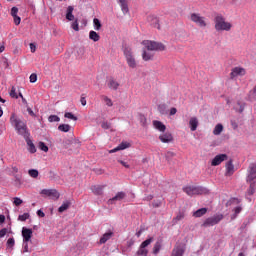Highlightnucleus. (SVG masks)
Segmentation results:
<instances>
[{
    "mask_svg": "<svg viewBox=\"0 0 256 256\" xmlns=\"http://www.w3.org/2000/svg\"><path fill=\"white\" fill-rule=\"evenodd\" d=\"M10 123L12 127H14L18 133V135H22L24 139L29 137V132H27V124L23 122L17 115L12 114L10 117Z\"/></svg>",
    "mask_w": 256,
    "mask_h": 256,
    "instance_id": "obj_1",
    "label": "nucleus"
},
{
    "mask_svg": "<svg viewBox=\"0 0 256 256\" xmlns=\"http://www.w3.org/2000/svg\"><path fill=\"white\" fill-rule=\"evenodd\" d=\"M214 27L216 31H231V27H233V25L231 22L225 21L223 14L217 13L214 16Z\"/></svg>",
    "mask_w": 256,
    "mask_h": 256,
    "instance_id": "obj_2",
    "label": "nucleus"
},
{
    "mask_svg": "<svg viewBox=\"0 0 256 256\" xmlns=\"http://www.w3.org/2000/svg\"><path fill=\"white\" fill-rule=\"evenodd\" d=\"M183 191L189 197H193V195H206V193H209L207 188L201 186H186L183 188Z\"/></svg>",
    "mask_w": 256,
    "mask_h": 256,
    "instance_id": "obj_3",
    "label": "nucleus"
},
{
    "mask_svg": "<svg viewBox=\"0 0 256 256\" xmlns=\"http://www.w3.org/2000/svg\"><path fill=\"white\" fill-rule=\"evenodd\" d=\"M142 44L147 48L148 51H165V45L162 43L144 40Z\"/></svg>",
    "mask_w": 256,
    "mask_h": 256,
    "instance_id": "obj_4",
    "label": "nucleus"
},
{
    "mask_svg": "<svg viewBox=\"0 0 256 256\" xmlns=\"http://www.w3.org/2000/svg\"><path fill=\"white\" fill-rule=\"evenodd\" d=\"M190 21L195 23L198 27L205 28L207 27V19L199 13H192L190 15Z\"/></svg>",
    "mask_w": 256,
    "mask_h": 256,
    "instance_id": "obj_5",
    "label": "nucleus"
},
{
    "mask_svg": "<svg viewBox=\"0 0 256 256\" xmlns=\"http://www.w3.org/2000/svg\"><path fill=\"white\" fill-rule=\"evenodd\" d=\"M125 59L127 61L128 67L131 69H135L137 67V60H135V56H133V52L129 48L124 49Z\"/></svg>",
    "mask_w": 256,
    "mask_h": 256,
    "instance_id": "obj_6",
    "label": "nucleus"
},
{
    "mask_svg": "<svg viewBox=\"0 0 256 256\" xmlns=\"http://www.w3.org/2000/svg\"><path fill=\"white\" fill-rule=\"evenodd\" d=\"M153 241V238H148L144 242L141 243L138 251L136 252V256H147L149 255V250L147 247H149V244Z\"/></svg>",
    "mask_w": 256,
    "mask_h": 256,
    "instance_id": "obj_7",
    "label": "nucleus"
},
{
    "mask_svg": "<svg viewBox=\"0 0 256 256\" xmlns=\"http://www.w3.org/2000/svg\"><path fill=\"white\" fill-rule=\"evenodd\" d=\"M222 219V214H218L210 218H207L203 223V227H213V225H217V223H219Z\"/></svg>",
    "mask_w": 256,
    "mask_h": 256,
    "instance_id": "obj_8",
    "label": "nucleus"
},
{
    "mask_svg": "<svg viewBox=\"0 0 256 256\" xmlns=\"http://www.w3.org/2000/svg\"><path fill=\"white\" fill-rule=\"evenodd\" d=\"M256 183V164L252 163L248 167L247 183Z\"/></svg>",
    "mask_w": 256,
    "mask_h": 256,
    "instance_id": "obj_9",
    "label": "nucleus"
},
{
    "mask_svg": "<svg viewBox=\"0 0 256 256\" xmlns=\"http://www.w3.org/2000/svg\"><path fill=\"white\" fill-rule=\"evenodd\" d=\"M41 195H45L46 197H50L51 199H59L61 197V194L57 192L55 189H43L41 191Z\"/></svg>",
    "mask_w": 256,
    "mask_h": 256,
    "instance_id": "obj_10",
    "label": "nucleus"
},
{
    "mask_svg": "<svg viewBox=\"0 0 256 256\" xmlns=\"http://www.w3.org/2000/svg\"><path fill=\"white\" fill-rule=\"evenodd\" d=\"M247 71L243 67H234L230 73V79H235V77H243Z\"/></svg>",
    "mask_w": 256,
    "mask_h": 256,
    "instance_id": "obj_11",
    "label": "nucleus"
},
{
    "mask_svg": "<svg viewBox=\"0 0 256 256\" xmlns=\"http://www.w3.org/2000/svg\"><path fill=\"white\" fill-rule=\"evenodd\" d=\"M185 255V244H176L172 250L171 256Z\"/></svg>",
    "mask_w": 256,
    "mask_h": 256,
    "instance_id": "obj_12",
    "label": "nucleus"
},
{
    "mask_svg": "<svg viewBox=\"0 0 256 256\" xmlns=\"http://www.w3.org/2000/svg\"><path fill=\"white\" fill-rule=\"evenodd\" d=\"M227 159V154H219L216 155L213 160H212V167H217V165H221V163H223V161H226Z\"/></svg>",
    "mask_w": 256,
    "mask_h": 256,
    "instance_id": "obj_13",
    "label": "nucleus"
},
{
    "mask_svg": "<svg viewBox=\"0 0 256 256\" xmlns=\"http://www.w3.org/2000/svg\"><path fill=\"white\" fill-rule=\"evenodd\" d=\"M127 197V194L125 192H118L113 198H110L108 200V205H113L116 201H123Z\"/></svg>",
    "mask_w": 256,
    "mask_h": 256,
    "instance_id": "obj_14",
    "label": "nucleus"
},
{
    "mask_svg": "<svg viewBox=\"0 0 256 256\" xmlns=\"http://www.w3.org/2000/svg\"><path fill=\"white\" fill-rule=\"evenodd\" d=\"M22 237H23V241H31V237H33V230L27 227H23Z\"/></svg>",
    "mask_w": 256,
    "mask_h": 256,
    "instance_id": "obj_15",
    "label": "nucleus"
},
{
    "mask_svg": "<svg viewBox=\"0 0 256 256\" xmlns=\"http://www.w3.org/2000/svg\"><path fill=\"white\" fill-rule=\"evenodd\" d=\"M148 23L152 26L155 27L156 29H160L159 26V18H157L155 15H149L147 17Z\"/></svg>",
    "mask_w": 256,
    "mask_h": 256,
    "instance_id": "obj_16",
    "label": "nucleus"
},
{
    "mask_svg": "<svg viewBox=\"0 0 256 256\" xmlns=\"http://www.w3.org/2000/svg\"><path fill=\"white\" fill-rule=\"evenodd\" d=\"M130 146L131 144H129L128 142H122L116 148L110 150L109 153H117V151H123L125 149H129Z\"/></svg>",
    "mask_w": 256,
    "mask_h": 256,
    "instance_id": "obj_17",
    "label": "nucleus"
},
{
    "mask_svg": "<svg viewBox=\"0 0 256 256\" xmlns=\"http://www.w3.org/2000/svg\"><path fill=\"white\" fill-rule=\"evenodd\" d=\"M65 149H70L71 145H75L76 148L81 147V142L79 140H65L63 142Z\"/></svg>",
    "mask_w": 256,
    "mask_h": 256,
    "instance_id": "obj_18",
    "label": "nucleus"
},
{
    "mask_svg": "<svg viewBox=\"0 0 256 256\" xmlns=\"http://www.w3.org/2000/svg\"><path fill=\"white\" fill-rule=\"evenodd\" d=\"M159 139L162 143H171V141H173V135H171V133L166 132L164 134H161L159 136Z\"/></svg>",
    "mask_w": 256,
    "mask_h": 256,
    "instance_id": "obj_19",
    "label": "nucleus"
},
{
    "mask_svg": "<svg viewBox=\"0 0 256 256\" xmlns=\"http://www.w3.org/2000/svg\"><path fill=\"white\" fill-rule=\"evenodd\" d=\"M90 189L94 195H103V189H105V185H93Z\"/></svg>",
    "mask_w": 256,
    "mask_h": 256,
    "instance_id": "obj_20",
    "label": "nucleus"
},
{
    "mask_svg": "<svg viewBox=\"0 0 256 256\" xmlns=\"http://www.w3.org/2000/svg\"><path fill=\"white\" fill-rule=\"evenodd\" d=\"M235 173V166L233 165V160L226 163V175L229 177Z\"/></svg>",
    "mask_w": 256,
    "mask_h": 256,
    "instance_id": "obj_21",
    "label": "nucleus"
},
{
    "mask_svg": "<svg viewBox=\"0 0 256 256\" xmlns=\"http://www.w3.org/2000/svg\"><path fill=\"white\" fill-rule=\"evenodd\" d=\"M153 126L155 127V129H157L158 131H161L162 133H165V130L167 129V126H165L163 122L158 120L153 121Z\"/></svg>",
    "mask_w": 256,
    "mask_h": 256,
    "instance_id": "obj_22",
    "label": "nucleus"
},
{
    "mask_svg": "<svg viewBox=\"0 0 256 256\" xmlns=\"http://www.w3.org/2000/svg\"><path fill=\"white\" fill-rule=\"evenodd\" d=\"M189 125L191 131H197V127H199V120L197 119V117L190 118Z\"/></svg>",
    "mask_w": 256,
    "mask_h": 256,
    "instance_id": "obj_23",
    "label": "nucleus"
},
{
    "mask_svg": "<svg viewBox=\"0 0 256 256\" xmlns=\"http://www.w3.org/2000/svg\"><path fill=\"white\" fill-rule=\"evenodd\" d=\"M108 87L109 89H112L113 91H117V89H119V82H117L115 79L110 78L108 80Z\"/></svg>",
    "mask_w": 256,
    "mask_h": 256,
    "instance_id": "obj_24",
    "label": "nucleus"
},
{
    "mask_svg": "<svg viewBox=\"0 0 256 256\" xmlns=\"http://www.w3.org/2000/svg\"><path fill=\"white\" fill-rule=\"evenodd\" d=\"M162 247H163V244L161 243V240L156 241L152 249L153 255H159V252L161 251Z\"/></svg>",
    "mask_w": 256,
    "mask_h": 256,
    "instance_id": "obj_25",
    "label": "nucleus"
},
{
    "mask_svg": "<svg viewBox=\"0 0 256 256\" xmlns=\"http://www.w3.org/2000/svg\"><path fill=\"white\" fill-rule=\"evenodd\" d=\"M119 4L123 14L127 15V13H129V5L127 4V0H119Z\"/></svg>",
    "mask_w": 256,
    "mask_h": 256,
    "instance_id": "obj_26",
    "label": "nucleus"
},
{
    "mask_svg": "<svg viewBox=\"0 0 256 256\" xmlns=\"http://www.w3.org/2000/svg\"><path fill=\"white\" fill-rule=\"evenodd\" d=\"M26 139V143L28 145V151L29 153H37V148L35 147V144H33V141L29 139V136Z\"/></svg>",
    "mask_w": 256,
    "mask_h": 256,
    "instance_id": "obj_27",
    "label": "nucleus"
},
{
    "mask_svg": "<svg viewBox=\"0 0 256 256\" xmlns=\"http://www.w3.org/2000/svg\"><path fill=\"white\" fill-rule=\"evenodd\" d=\"M113 237V232L109 231L103 234V236L100 238V245L105 244V242L109 241Z\"/></svg>",
    "mask_w": 256,
    "mask_h": 256,
    "instance_id": "obj_28",
    "label": "nucleus"
},
{
    "mask_svg": "<svg viewBox=\"0 0 256 256\" xmlns=\"http://www.w3.org/2000/svg\"><path fill=\"white\" fill-rule=\"evenodd\" d=\"M73 6H68L67 13H66V19L68 21H73L75 19V16L73 15Z\"/></svg>",
    "mask_w": 256,
    "mask_h": 256,
    "instance_id": "obj_29",
    "label": "nucleus"
},
{
    "mask_svg": "<svg viewBox=\"0 0 256 256\" xmlns=\"http://www.w3.org/2000/svg\"><path fill=\"white\" fill-rule=\"evenodd\" d=\"M58 131H61L62 133H69L71 131V125H69V124H60L58 126Z\"/></svg>",
    "mask_w": 256,
    "mask_h": 256,
    "instance_id": "obj_30",
    "label": "nucleus"
},
{
    "mask_svg": "<svg viewBox=\"0 0 256 256\" xmlns=\"http://www.w3.org/2000/svg\"><path fill=\"white\" fill-rule=\"evenodd\" d=\"M29 243H31V241L23 240L22 253H31V248H29Z\"/></svg>",
    "mask_w": 256,
    "mask_h": 256,
    "instance_id": "obj_31",
    "label": "nucleus"
},
{
    "mask_svg": "<svg viewBox=\"0 0 256 256\" xmlns=\"http://www.w3.org/2000/svg\"><path fill=\"white\" fill-rule=\"evenodd\" d=\"M89 39H91V41L97 42L99 41V39H101V36H99L97 32L92 30L89 32Z\"/></svg>",
    "mask_w": 256,
    "mask_h": 256,
    "instance_id": "obj_32",
    "label": "nucleus"
},
{
    "mask_svg": "<svg viewBox=\"0 0 256 256\" xmlns=\"http://www.w3.org/2000/svg\"><path fill=\"white\" fill-rule=\"evenodd\" d=\"M69 207H71V202L66 201L58 208V211L59 213H64V211H67Z\"/></svg>",
    "mask_w": 256,
    "mask_h": 256,
    "instance_id": "obj_33",
    "label": "nucleus"
},
{
    "mask_svg": "<svg viewBox=\"0 0 256 256\" xmlns=\"http://www.w3.org/2000/svg\"><path fill=\"white\" fill-rule=\"evenodd\" d=\"M207 213V208H200L193 213L194 217H203Z\"/></svg>",
    "mask_w": 256,
    "mask_h": 256,
    "instance_id": "obj_34",
    "label": "nucleus"
},
{
    "mask_svg": "<svg viewBox=\"0 0 256 256\" xmlns=\"http://www.w3.org/2000/svg\"><path fill=\"white\" fill-rule=\"evenodd\" d=\"M142 59L144 61H151V59H153V54H151L150 52H147L146 50H143Z\"/></svg>",
    "mask_w": 256,
    "mask_h": 256,
    "instance_id": "obj_35",
    "label": "nucleus"
},
{
    "mask_svg": "<svg viewBox=\"0 0 256 256\" xmlns=\"http://www.w3.org/2000/svg\"><path fill=\"white\" fill-rule=\"evenodd\" d=\"M158 111L161 115H167L168 111H167V105L165 104H160L158 105Z\"/></svg>",
    "mask_w": 256,
    "mask_h": 256,
    "instance_id": "obj_36",
    "label": "nucleus"
},
{
    "mask_svg": "<svg viewBox=\"0 0 256 256\" xmlns=\"http://www.w3.org/2000/svg\"><path fill=\"white\" fill-rule=\"evenodd\" d=\"M93 24H94V29L95 31H100L101 30V21L98 18L93 19Z\"/></svg>",
    "mask_w": 256,
    "mask_h": 256,
    "instance_id": "obj_37",
    "label": "nucleus"
},
{
    "mask_svg": "<svg viewBox=\"0 0 256 256\" xmlns=\"http://www.w3.org/2000/svg\"><path fill=\"white\" fill-rule=\"evenodd\" d=\"M214 135H221L223 133V126L221 124H217L213 130Z\"/></svg>",
    "mask_w": 256,
    "mask_h": 256,
    "instance_id": "obj_38",
    "label": "nucleus"
},
{
    "mask_svg": "<svg viewBox=\"0 0 256 256\" xmlns=\"http://www.w3.org/2000/svg\"><path fill=\"white\" fill-rule=\"evenodd\" d=\"M48 121L49 123H59L61 121V118H59V116L57 115H50L48 117Z\"/></svg>",
    "mask_w": 256,
    "mask_h": 256,
    "instance_id": "obj_39",
    "label": "nucleus"
},
{
    "mask_svg": "<svg viewBox=\"0 0 256 256\" xmlns=\"http://www.w3.org/2000/svg\"><path fill=\"white\" fill-rule=\"evenodd\" d=\"M102 99L104 103H106L107 107H113V101L111 100V98L107 96H102Z\"/></svg>",
    "mask_w": 256,
    "mask_h": 256,
    "instance_id": "obj_40",
    "label": "nucleus"
},
{
    "mask_svg": "<svg viewBox=\"0 0 256 256\" xmlns=\"http://www.w3.org/2000/svg\"><path fill=\"white\" fill-rule=\"evenodd\" d=\"M38 147L41 151H44V153H47V151H49V147L44 142H39Z\"/></svg>",
    "mask_w": 256,
    "mask_h": 256,
    "instance_id": "obj_41",
    "label": "nucleus"
},
{
    "mask_svg": "<svg viewBox=\"0 0 256 256\" xmlns=\"http://www.w3.org/2000/svg\"><path fill=\"white\" fill-rule=\"evenodd\" d=\"M248 183H250V187L248 189V195H253L256 189L255 182H248Z\"/></svg>",
    "mask_w": 256,
    "mask_h": 256,
    "instance_id": "obj_42",
    "label": "nucleus"
},
{
    "mask_svg": "<svg viewBox=\"0 0 256 256\" xmlns=\"http://www.w3.org/2000/svg\"><path fill=\"white\" fill-rule=\"evenodd\" d=\"M28 174L30 175V177H33V179H37V177H39V171L35 169L29 170Z\"/></svg>",
    "mask_w": 256,
    "mask_h": 256,
    "instance_id": "obj_43",
    "label": "nucleus"
},
{
    "mask_svg": "<svg viewBox=\"0 0 256 256\" xmlns=\"http://www.w3.org/2000/svg\"><path fill=\"white\" fill-rule=\"evenodd\" d=\"M64 117H65L66 119H71L72 121H77V116H74V114L71 113V112H66V113L64 114Z\"/></svg>",
    "mask_w": 256,
    "mask_h": 256,
    "instance_id": "obj_44",
    "label": "nucleus"
},
{
    "mask_svg": "<svg viewBox=\"0 0 256 256\" xmlns=\"http://www.w3.org/2000/svg\"><path fill=\"white\" fill-rule=\"evenodd\" d=\"M236 111H238V113H243V111H245V104H241V102H238L236 106Z\"/></svg>",
    "mask_w": 256,
    "mask_h": 256,
    "instance_id": "obj_45",
    "label": "nucleus"
},
{
    "mask_svg": "<svg viewBox=\"0 0 256 256\" xmlns=\"http://www.w3.org/2000/svg\"><path fill=\"white\" fill-rule=\"evenodd\" d=\"M29 217H31L29 213H24L18 216V221H25L26 219H29Z\"/></svg>",
    "mask_w": 256,
    "mask_h": 256,
    "instance_id": "obj_46",
    "label": "nucleus"
},
{
    "mask_svg": "<svg viewBox=\"0 0 256 256\" xmlns=\"http://www.w3.org/2000/svg\"><path fill=\"white\" fill-rule=\"evenodd\" d=\"M13 199H14L13 203H14V205H15L16 207H19V205H23V200H22L21 198H19V197H14Z\"/></svg>",
    "mask_w": 256,
    "mask_h": 256,
    "instance_id": "obj_47",
    "label": "nucleus"
},
{
    "mask_svg": "<svg viewBox=\"0 0 256 256\" xmlns=\"http://www.w3.org/2000/svg\"><path fill=\"white\" fill-rule=\"evenodd\" d=\"M184 215L182 213H179L174 219H173V223H179V221H182V219H184Z\"/></svg>",
    "mask_w": 256,
    "mask_h": 256,
    "instance_id": "obj_48",
    "label": "nucleus"
},
{
    "mask_svg": "<svg viewBox=\"0 0 256 256\" xmlns=\"http://www.w3.org/2000/svg\"><path fill=\"white\" fill-rule=\"evenodd\" d=\"M165 157H166L167 161H171V159H173V157H175V152L168 151V152H166Z\"/></svg>",
    "mask_w": 256,
    "mask_h": 256,
    "instance_id": "obj_49",
    "label": "nucleus"
},
{
    "mask_svg": "<svg viewBox=\"0 0 256 256\" xmlns=\"http://www.w3.org/2000/svg\"><path fill=\"white\" fill-rule=\"evenodd\" d=\"M10 97H12L13 99H19V96H17V92L15 90V87H12L10 91Z\"/></svg>",
    "mask_w": 256,
    "mask_h": 256,
    "instance_id": "obj_50",
    "label": "nucleus"
},
{
    "mask_svg": "<svg viewBox=\"0 0 256 256\" xmlns=\"http://www.w3.org/2000/svg\"><path fill=\"white\" fill-rule=\"evenodd\" d=\"M139 121H140L141 125H143V127H145V125H147V118L144 115L139 116Z\"/></svg>",
    "mask_w": 256,
    "mask_h": 256,
    "instance_id": "obj_51",
    "label": "nucleus"
},
{
    "mask_svg": "<svg viewBox=\"0 0 256 256\" xmlns=\"http://www.w3.org/2000/svg\"><path fill=\"white\" fill-rule=\"evenodd\" d=\"M7 247H15V239L9 238L7 241Z\"/></svg>",
    "mask_w": 256,
    "mask_h": 256,
    "instance_id": "obj_52",
    "label": "nucleus"
},
{
    "mask_svg": "<svg viewBox=\"0 0 256 256\" xmlns=\"http://www.w3.org/2000/svg\"><path fill=\"white\" fill-rule=\"evenodd\" d=\"M17 13H19V8L18 7H12V9H11L12 17H17Z\"/></svg>",
    "mask_w": 256,
    "mask_h": 256,
    "instance_id": "obj_53",
    "label": "nucleus"
},
{
    "mask_svg": "<svg viewBox=\"0 0 256 256\" xmlns=\"http://www.w3.org/2000/svg\"><path fill=\"white\" fill-rule=\"evenodd\" d=\"M30 83H37V74L33 73L30 75Z\"/></svg>",
    "mask_w": 256,
    "mask_h": 256,
    "instance_id": "obj_54",
    "label": "nucleus"
},
{
    "mask_svg": "<svg viewBox=\"0 0 256 256\" xmlns=\"http://www.w3.org/2000/svg\"><path fill=\"white\" fill-rule=\"evenodd\" d=\"M101 127L102 129H111V124L108 122H102Z\"/></svg>",
    "mask_w": 256,
    "mask_h": 256,
    "instance_id": "obj_55",
    "label": "nucleus"
},
{
    "mask_svg": "<svg viewBox=\"0 0 256 256\" xmlns=\"http://www.w3.org/2000/svg\"><path fill=\"white\" fill-rule=\"evenodd\" d=\"M7 228H3L0 230V238H3L5 235H7Z\"/></svg>",
    "mask_w": 256,
    "mask_h": 256,
    "instance_id": "obj_56",
    "label": "nucleus"
},
{
    "mask_svg": "<svg viewBox=\"0 0 256 256\" xmlns=\"http://www.w3.org/2000/svg\"><path fill=\"white\" fill-rule=\"evenodd\" d=\"M72 29H74V31H79V23L77 21L72 23Z\"/></svg>",
    "mask_w": 256,
    "mask_h": 256,
    "instance_id": "obj_57",
    "label": "nucleus"
},
{
    "mask_svg": "<svg viewBox=\"0 0 256 256\" xmlns=\"http://www.w3.org/2000/svg\"><path fill=\"white\" fill-rule=\"evenodd\" d=\"M15 25H19L21 23V17L13 16Z\"/></svg>",
    "mask_w": 256,
    "mask_h": 256,
    "instance_id": "obj_58",
    "label": "nucleus"
},
{
    "mask_svg": "<svg viewBox=\"0 0 256 256\" xmlns=\"http://www.w3.org/2000/svg\"><path fill=\"white\" fill-rule=\"evenodd\" d=\"M118 163H120V165H123V167H125L126 169H129V164H127V162L123 161V160H118Z\"/></svg>",
    "mask_w": 256,
    "mask_h": 256,
    "instance_id": "obj_59",
    "label": "nucleus"
},
{
    "mask_svg": "<svg viewBox=\"0 0 256 256\" xmlns=\"http://www.w3.org/2000/svg\"><path fill=\"white\" fill-rule=\"evenodd\" d=\"M80 103H81V105H83V107H85V105H87V100L85 99L84 96H81Z\"/></svg>",
    "mask_w": 256,
    "mask_h": 256,
    "instance_id": "obj_60",
    "label": "nucleus"
},
{
    "mask_svg": "<svg viewBox=\"0 0 256 256\" xmlns=\"http://www.w3.org/2000/svg\"><path fill=\"white\" fill-rule=\"evenodd\" d=\"M15 183L16 185H21V176H15Z\"/></svg>",
    "mask_w": 256,
    "mask_h": 256,
    "instance_id": "obj_61",
    "label": "nucleus"
},
{
    "mask_svg": "<svg viewBox=\"0 0 256 256\" xmlns=\"http://www.w3.org/2000/svg\"><path fill=\"white\" fill-rule=\"evenodd\" d=\"M152 205L153 207H161V201H154Z\"/></svg>",
    "mask_w": 256,
    "mask_h": 256,
    "instance_id": "obj_62",
    "label": "nucleus"
},
{
    "mask_svg": "<svg viewBox=\"0 0 256 256\" xmlns=\"http://www.w3.org/2000/svg\"><path fill=\"white\" fill-rule=\"evenodd\" d=\"M37 215H38V217H45V212L42 210H38Z\"/></svg>",
    "mask_w": 256,
    "mask_h": 256,
    "instance_id": "obj_63",
    "label": "nucleus"
},
{
    "mask_svg": "<svg viewBox=\"0 0 256 256\" xmlns=\"http://www.w3.org/2000/svg\"><path fill=\"white\" fill-rule=\"evenodd\" d=\"M177 113V108L170 109V115H175Z\"/></svg>",
    "mask_w": 256,
    "mask_h": 256,
    "instance_id": "obj_64",
    "label": "nucleus"
}]
</instances>
